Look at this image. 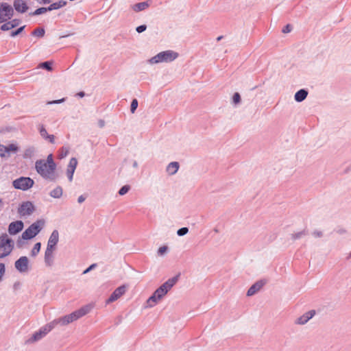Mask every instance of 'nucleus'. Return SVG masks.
Here are the masks:
<instances>
[{
	"label": "nucleus",
	"instance_id": "nucleus-33",
	"mask_svg": "<svg viewBox=\"0 0 351 351\" xmlns=\"http://www.w3.org/2000/svg\"><path fill=\"white\" fill-rule=\"evenodd\" d=\"M58 319L59 324L62 326H65V325H67V324L71 323V320L69 319V315H66L65 316L60 317Z\"/></svg>",
	"mask_w": 351,
	"mask_h": 351
},
{
	"label": "nucleus",
	"instance_id": "nucleus-5",
	"mask_svg": "<svg viewBox=\"0 0 351 351\" xmlns=\"http://www.w3.org/2000/svg\"><path fill=\"white\" fill-rule=\"evenodd\" d=\"M34 181L29 177H20L12 182L13 186L16 189L27 191L32 188Z\"/></svg>",
	"mask_w": 351,
	"mask_h": 351
},
{
	"label": "nucleus",
	"instance_id": "nucleus-10",
	"mask_svg": "<svg viewBox=\"0 0 351 351\" xmlns=\"http://www.w3.org/2000/svg\"><path fill=\"white\" fill-rule=\"evenodd\" d=\"M24 227V223L22 221H16L10 223L8 226V232L11 235H15L20 232Z\"/></svg>",
	"mask_w": 351,
	"mask_h": 351
},
{
	"label": "nucleus",
	"instance_id": "nucleus-32",
	"mask_svg": "<svg viewBox=\"0 0 351 351\" xmlns=\"http://www.w3.org/2000/svg\"><path fill=\"white\" fill-rule=\"evenodd\" d=\"M69 152V148L67 147H62L59 150V158H64L66 157Z\"/></svg>",
	"mask_w": 351,
	"mask_h": 351
},
{
	"label": "nucleus",
	"instance_id": "nucleus-8",
	"mask_svg": "<svg viewBox=\"0 0 351 351\" xmlns=\"http://www.w3.org/2000/svg\"><path fill=\"white\" fill-rule=\"evenodd\" d=\"M93 308V306L91 304H87L80 309L71 313V314H69V319L71 320V322H73L80 317L86 315L88 314Z\"/></svg>",
	"mask_w": 351,
	"mask_h": 351
},
{
	"label": "nucleus",
	"instance_id": "nucleus-60",
	"mask_svg": "<svg viewBox=\"0 0 351 351\" xmlns=\"http://www.w3.org/2000/svg\"><path fill=\"white\" fill-rule=\"evenodd\" d=\"M223 38V36H219L217 38V41H220Z\"/></svg>",
	"mask_w": 351,
	"mask_h": 351
},
{
	"label": "nucleus",
	"instance_id": "nucleus-7",
	"mask_svg": "<svg viewBox=\"0 0 351 351\" xmlns=\"http://www.w3.org/2000/svg\"><path fill=\"white\" fill-rule=\"evenodd\" d=\"M15 269L20 273H27L29 270V261L27 256H21L14 263Z\"/></svg>",
	"mask_w": 351,
	"mask_h": 351
},
{
	"label": "nucleus",
	"instance_id": "nucleus-53",
	"mask_svg": "<svg viewBox=\"0 0 351 351\" xmlns=\"http://www.w3.org/2000/svg\"><path fill=\"white\" fill-rule=\"evenodd\" d=\"M64 101V99L62 98L61 99H58V100H53L52 101H50L49 102V104H60L62 102H63Z\"/></svg>",
	"mask_w": 351,
	"mask_h": 351
},
{
	"label": "nucleus",
	"instance_id": "nucleus-12",
	"mask_svg": "<svg viewBox=\"0 0 351 351\" xmlns=\"http://www.w3.org/2000/svg\"><path fill=\"white\" fill-rule=\"evenodd\" d=\"M77 165V159L75 158H71L70 159V161L67 166V169H66V176L68 177L69 182H72V180H73V174H74V172H75Z\"/></svg>",
	"mask_w": 351,
	"mask_h": 351
},
{
	"label": "nucleus",
	"instance_id": "nucleus-19",
	"mask_svg": "<svg viewBox=\"0 0 351 351\" xmlns=\"http://www.w3.org/2000/svg\"><path fill=\"white\" fill-rule=\"evenodd\" d=\"M308 94V93L306 89H300L295 93L294 99L297 102H302L306 98Z\"/></svg>",
	"mask_w": 351,
	"mask_h": 351
},
{
	"label": "nucleus",
	"instance_id": "nucleus-26",
	"mask_svg": "<svg viewBox=\"0 0 351 351\" xmlns=\"http://www.w3.org/2000/svg\"><path fill=\"white\" fill-rule=\"evenodd\" d=\"M62 188L60 186H58L50 192L49 195L53 198H60L62 195Z\"/></svg>",
	"mask_w": 351,
	"mask_h": 351
},
{
	"label": "nucleus",
	"instance_id": "nucleus-47",
	"mask_svg": "<svg viewBox=\"0 0 351 351\" xmlns=\"http://www.w3.org/2000/svg\"><path fill=\"white\" fill-rule=\"evenodd\" d=\"M97 267V264L96 263H93L92 265H90L88 268H86L84 271H83V274H88V272H90L91 270H93V269H95V267Z\"/></svg>",
	"mask_w": 351,
	"mask_h": 351
},
{
	"label": "nucleus",
	"instance_id": "nucleus-35",
	"mask_svg": "<svg viewBox=\"0 0 351 351\" xmlns=\"http://www.w3.org/2000/svg\"><path fill=\"white\" fill-rule=\"evenodd\" d=\"M52 63L49 61L42 62L39 64V67L45 69L48 71H52Z\"/></svg>",
	"mask_w": 351,
	"mask_h": 351
},
{
	"label": "nucleus",
	"instance_id": "nucleus-30",
	"mask_svg": "<svg viewBox=\"0 0 351 351\" xmlns=\"http://www.w3.org/2000/svg\"><path fill=\"white\" fill-rule=\"evenodd\" d=\"M40 247H41V243L40 242L35 243V245H34V247L30 252L31 256H32V257L36 256L40 250Z\"/></svg>",
	"mask_w": 351,
	"mask_h": 351
},
{
	"label": "nucleus",
	"instance_id": "nucleus-14",
	"mask_svg": "<svg viewBox=\"0 0 351 351\" xmlns=\"http://www.w3.org/2000/svg\"><path fill=\"white\" fill-rule=\"evenodd\" d=\"M315 315V310H311L304 314H303L302 316L299 317L295 320V324L299 325H304L306 324L314 315Z\"/></svg>",
	"mask_w": 351,
	"mask_h": 351
},
{
	"label": "nucleus",
	"instance_id": "nucleus-23",
	"mask_svg": "<svg viewBox=\"0 0 351 351\" xmlns=\"http://www.w3.org/2000/svg\"><path fill=\"white\" fill-rule=\"evenodd\" d=\"M5 150H6V154L7 158L10 156V154L12 153L16 154L19 150V147L15 145V144H9L8 145L5 146Z\"/></svg>",
	"mask_w": 351,
	"mask_h": 351
},
{
	"label": "nucleus",
	"instance_id": "nucleus-31",
	"mask_svg": "<svg viewBox=\"0 0 351 351\" xmlns=\"http://www.w3.org/2000/svg\"><path fill=\"white\" fill-rule=\"evenodd\" d=\"M308 234L307 231L304 230L297 233L291 234V237L292 240L295 241L301 239L302 237L306 236Z\"/></svg>",
	"mask_w": 351,
	"mask_h": 351
},
{
	"label": "nucleus",
	"instance_id": "nucleus-29",
	"mask_svg": "<svg viewBox=\"0 0 351 351\" xmlns=\"http://www.w3.org/2000/svg\"><path fill=\"white\" fill-rule=\"evenodd\" d=\"M58 324H59L58 319H54L53 321H52L51 322H50L49 324H48L47 325L43 327V328L45 330V331L47 333H48Z\"/></svg>",
	"mask_w": 351,
	"mask_h": 351
},
{
	"label": "nucleus",
	"instance_id": "nucleus-39",
	"mask_svg": "<svg viewBox=\"0 0 351 351\" xmlns=\"http://www.w3.org/2000/svg\"><path fill=\"white\" fill-rule=\"evenodd\" d=\"M25 27V25H23L22 27H20L17 29L12 31L10 33V36L15 37V36H18L19 34H21L24 30Z\"/></svg>",
	"mask_w": 351,
	"mask_h": 351
},
{
	"label": "nucleus",
	"instance_id": "nucleus-34",
	"mask_svg": "<svg viewBox=\"0 0 351 351\" xmlns=\"http://www.w3.org/2000/svg\"><path fill=\"white\" fill-rule=\"evenodd\" d=\"M45 31L44 28H36L32 32V35L35 36H38L39 38H42L44 36Z\"/></svg>",
	"mask_w": 351,
	"mask_h": 351
},
{
	"label": "nucleus",
	"instance_id": "nucleus-18",
	"mask_svg": "<svg viewBox=\"0 0 351 351\" xmlns=\"http://www.w3.org/2000/svg\"><path fill=\"white\" fill-rule=\"evenodd\" d=\"M14 245H4L0 244V258H3L8 256L12 251Z\"/></svg>",
	"mask_w": 351,
	"mask_h": 351
},
{
	"label": "nucleus",
	"instance_id": "nucleus-42",
	"mask_svg": "<svg viewBox=\"0 0 351 351\" xmlns=\"http://www.w3.org/2000/svg\"><path fill=\"white\" fill-rule=\"evenodd\" d=\"M189 232V228L186 227H183L178 230L177 234L178 236L182 237L186 234Z\"/></svg>",
	"mask_w": 351,
	"mask_h": 351
},
{
	"label": "nucleus",
	"instance_id": "nucleus-56",
	"mask_svg": "<svg viewBox=\"0 0 351 351\" xmlns=\"http://www.w3.org/2000/svg\"><path fill=\"white\" fill-rule=\"evenodd\" d=\"M337 232L340 234H343L346 232V230L345 229H339V230H337Z\"/></svg>",
	"mask_w": 351,
	"mask_h": 351
},
{
	"label": "nucleus",
	"instance_id": "nucleus-4",
	"mask_svg": "<svg viewBox=\"0 0 351 351\" xmlns=\"http://www.w3.org/2000/svg\"><path fill=\"white\" fill-rule=\"evenodd\" d=\"M45 225L43 219H38L30 225L21 234V238L28 240L35 237L43 229Z\"/></svg>",
	"mask_w": 351,
	"mask_h": 351
},
{
	"label": "nucleus",
	"instance_id": "nucleus-3",
	"mask_svg": "<svg viewBox=\"0 0 351 351\" xmlns=\"http://www.w3.org/2000/svg\"><path fill=\"white\" fill-rule=\"evenodd\" d=\"M178 57V53L171 50L164 51L158 53L155 56L149 60L150 64H157L160 62H170Z\"/></svg>",
	"mask_w": 351,
	"mask_h": 351
},
{
	"label": "nucleus",
	"instance_id": "nucleus-38",
	"mask_svg": "<svg viewBox=\"0 0 351 351\" xmlns=\"http://www.w3.org/2000/svg\"><path fill=\"white\" fill-rule=\"evenodd\" d=\"M241 95L239 93H235L232 96V104L234 105H237L241 102Z\"/></svg>",
	"mask_w": 351,
	"mask_h": 351
},
{
	"label": "nucleus",
	"instance_id": "nucleus-44",
	"mask_svg": "<svg viewBox=\"0 0 351 351\" xmlns=\"http://www.w3.org/2000/svg\"><path fill=\"white\" fill-rule=\"evenodd\" d=\"M0 156L1 158H7L5 145L0 144Z\"/></svg>",
	"mask_w": 351,
	"mask_h": 351
},
{
	"label": "nucleus",
	"instance_id": "nucleus-17",
	"mask_svg": "<svg viewBox=\"0 0 351 351\" xmlns=\"http://www.w3.org/2000/svg\"><path fill=\"white\" fill-rule=\"evenodd\" d=\"M21 21L20 19H14L10 21L6 22L3 24L0 29L2 31H8L12 28L16 27L21 23Z\"/></svg>",
	"mask_w": 351,
	"mask_h": 351
},
{
	"label": "nucleus",
	"instance_id": "nucleus-11",
	"mask_svg": "<svg viewBox=\"0 0 351 351\" xmlns=\"http://www.w3.org/2000/svg\"><path fill=\"white\" fill-rule=\"evenodd\" d=\"M125 290L126 288L124 285L120 286L118 288H117L110 295V297L106 301V303L110 304L118 300L121 295H123L125 293Z\"/></svg>",
	"mask_w": 351,
	"mask_h": 351
},
{
	"label": "nucleus",
	"instance_id": "nucleus-45",
	"mask_svg": "<svg viewBox=\"0 0 351 351\" xmlns=\"http://www.w3.org/2000/svg\"><path fill=\"white\" fill-rule=\"evenodd\" d=\"M167 250L168 247L165 245L159 247V249L158 250V255L163 256L167 252Z\"/></svg>",
	"mask_w": 351,
	"mask_h": 351
},
{
	"label": "nucleus",
	"instance_id": "nucleus-15",
	"mask_svg": "<svg viewBox=\"0 0 351 351\" xmlns=\"http://www.w3.org/2000/svg\"><path fill=\"white\" fill-rule=\"evenodd\" d=\"M47 333L45 331V330L41 328L38 331L34 332L32 336L26 341V343H34L43 337H44Z\"/></svg>",
	"mask_w": 351,
	"mask_h": 351
},
{
	"label": "nucleus",
	"instance_id": "nucleus-1",
	"mask_svg": "<svg viewBox=\"0 0 351 351\" xmlns=\"http://www.w3.org/2000/svg\"><path fill=\"white\" fill-rule=\"evenodd\" d=\"M180 275L168 279L160 285L147 300V307H153L168 293L176 284Z\"/></svg>",
	"mask_w": 351,
	"mask_h": 351
},
{
	"label": "nucleus",
	"instance_id": "nucleus-16",
	"mask_svg": "<svg viewBox=\"0 0 351 351\" xmlns=\"http://www.w3.org/2000/svg\"><path fill=\"white\" fill-rule=\"evenodd\" d=\"M14 8L19 13H25L28 10V6L24 0H14Z\"/></svg>",
	"mask_w": 351,
	"mask_h": 351
},
{
	"label": "nucleus",
	"instance_id": "nucleus-52",
	"mask_svg": "<svg viewBox=\"0 0 351 351\" xmlns=\"http://www.w3.org/2000/svg\"><path fill=\"white\" fill-rule=\"evenodd\" d=\"M313 235L315 237H322L323 234L321 231H318V230H315L313 232Z\"/></svg>",
	"mask_w": 351,
	"mask_h": 351
},
{
	"label": "nucleus",
	"instance_id": "nucleus-2",
	"mask_svg": "<svg viewBox=\"0 0 351 351\" xmlns=\"http://www.w3.org/2000/svg\"><path fill=\"white\" fill-rule=\"evenodd\" d=\"M47 164L45 160H38L35 162V169L37 173L44 179L51 182H56L58 178L56 170L51 171Z\"/></svg>",
	"mask_w": 351,
	"mask_h": 351
},
{
	"label": "nucleus",
	"instance_id": "nucleus-9",
	"mask_svg": "<svg viewBox=\"0 0 351 351\" xmlns=\"http://www.w3.org/2000/svg\"><path fill=\"white\" fill-rule=\"evenodd\" d=\"M35 211V206L32 202H22L18 208V213L21 216H29Z\"/></svg>",
	"mask_w": 351,
	"mask_h": 351
},
{
	"label": "nucleus",
	"instance_id": "nucleus-36",
	"mask_svg": "<svg viewBox=\"0 0 351 351\" xmlns=\"http://www.w3.org/2000/svg\"><path fill=\"white\" fill-rule=\"evenodd\" d=\"M49 11L48 7L47 8H39L36 9L34 12L29 13V15L36 16V15H40L42 14L45 13L46 12Z\"/></svg>",
	"mask_w": 351,
	"mask_h": 351
},
{
	"label": "nucleus",
	"instance_id": "nucleus-40",
	"mask_svg": "<svg viewBox=\"0 0 351 351\" xmlns=\"http://www.w3.org/2000/svg\"><path fill=\"white\" fill-rule=\"evenodd\" d=\"M130 189V186L129 185H124L119 189V194L120 195H124L129 191Z\"/></svg>",
	"mask_w": 351,
	"mask_h": 351
},
{
	"label": "nucleus",
	"instance_id": "nucleus-41",
	"mask_svg": "<svg viewBox=\"0 0 351 351\" xmlns=\"http://www.w3.org/2000/svg\"><path fill=\"white\" fill-rule=\"evenodd\" d=\"M138 107V101L136 99H132L130 106V111L134 113Z\"/></svg>",
	"mask_w": 351,
	"mask_h": 351
},
{
	"label": "nucleus",
	"instance_id": "nucleus-48",
	"mask_svg": "<svg viewBox=\"0 0 351 351\" xmlns=\"http://www.w3.org/2000/svg\"><path fill=\"white\" fill-rule=\"evenodd\" d=\"M147 29V25H139L136 28V31L138 32V33H142L143 32H145Z\"/></svg>",
	"mask_w": 351,
	"mask_h": 351
},
{
	"label": "nucleus",
	"instance_id": "nucleus-6",
	"mask_svg": "<svg viewBox=\"0 0 351 351\" xmlns=\"http://www.w3.org/2000/svg\"><path fill=\"white\" fill-rule=\"evenodd\" d=\"M13 16V8L7 3H0V23L11 19Z\"/></svg>",
	"mask_w": 351,
	"mask_h": 351
},
{
	"label": "nucleus",
	"instance_id": "nucleus-54",
	"mask_svg": "<svg viewBox=\"0 0 351 351\" xmlns=\"http://www.w3.org/2000/svg\"><path fill=\"white\" fill-rule=\"evenodd\" d=\"M86 199V197H84L83 195L79 196L78 199H77V202L79 204H82V202H84Z\"/></svg>",
	"mask_w": 351,
	"mask_h": 351
},
{
	"label": "nucleus",
	"instance_id": "nucleus-20",
	"mask_svg": "<svg viewBox=\"0 0 351 351\" xmlns=\"http://www.w3.org/2000/svg\"><path fill=\"white\" fill-rule=\"evenodd\" d=\"M179 167L178 162H171L167 165L166 171L169 175L172 176L178 171Z\"/></svg>",
	"mask_w": 351,
	"mask_h": 351
},
{
	"label": "nucleus",
	"instance_id": "nucleus-46",
	"mask_svg": "<svg viewBox=\"0 0 351 351\" xmlns=\"http://www.w3.org/2000/svg\"><path fill=\"white\" fill-rule=\"evenodd\" d=\"M5 272V265L3 263H0V282L3 279V276H4Z\"/></svg>",
	"mask_w": 351,
	"mask_h": 351
},
{
	"label": "nucleus",
	"instance_id": "nucleus-51",
	"mask_svg": "<svg viewBox=\"0 0 351 351\" xmlns=\"http://www.w3.org/2000/svg\"><path fill=\"white\" fill-rule=\"evenodd\" d=\"M54 139H55L54 136L52 134H48L45 138V140L49 141L52 144H53L55 143Z\"/></svg>",
	"mask_w": 351,
	"mask_h": 351
},
{
	"label": "nucleus",
	"instance_id": "nucleus-49",
	"mask_svg": "<svg viewBox=\"0 0 351 351\" xmlns=\"http://www.w3.org/2000/svg\"><path fill=\"white\" fill-rule=\"evenodd\" d=\"M56 249V246L47 243V246L45 252H49L53 253V250Z\"/></svg>",
	"mask_w": 351,
	"mask_h": 351
},
{
	"label": "nucleus",
	"instance_id": "nucleus-27",
	"mask_svg": "<svg viewBox=\"0 0 351 351\" xmlns=\"http://www.w3.org/2000/svg\"><path fill=\"white\" fill-rule=\"evenodd\" d=\"M0 244H4V245H14L12 239L9 238L6 234H2L0 236Z\"/></svg>",
	"mask_w": 351,
	"mask_h": 351
},
{
	"label": "nucleus",
	"instance_id": "nucleus-58",
	"mask_svg": "<svg viewBox=\"0 0 351 351\" xmlns=\"http://www.w3.org/2000/svg\"><path fill=\"white\" fill-rule=\"evenodd\" d=\"M138 165L137 161L134 160V161H133V162H132V167H133L134 168H137V167H138Z\"/></svg>",
	"mask_w": 351,
	"mask_h": 351
},
{
	"label": "nucleus",
	"instance_id": "nucleus-22",
	"mask_svg": "<svg viewBox=\"0 0 351 351\" xmlns=\"http://www.w3.org/2000/svg\"><path fill=\"white\" fill-rule=\"evenodd\" d=\"M67 4V2L64 0H60L58 2H55L51 3L49 7L48 10L49 11H51L53 10H58L59 8H61L64 6H65Z\"/></svg>",
	"mask_w": 351,
	"mask_h": 351
},
{
	"label": "nucleus",
	"instance_id": "nucleus-24",
	"mask_svg": "<svg viewBox=\"0 0 351 351\" xmlns=\"http://www.w3.org/2000/svg\"><path fill=\"white\" fill-rule=\"evenodd\" d=\"M45 162L47 163V166L49 167V170L53 171V170L56 169V164L53 160V154H50L47 156V160H45Z\"/></svg>",
	"mask_w": 351,
	"mask_h": 351
},
{
	"label": "nucleus",
	"instance_id": "nucleus-21",
	"mask_svg": "<svg viewBox=\"0 0 351 351\" xmlns=\"http://www.w3.org/2000/svg\"><path fill=\"white\" fill-rule=\"evenodd\" d=\"M58 241H59V232L57 230H54L52 232V233L51 234L47 243L56 246V245L58 243Z\"/></svg>",
	"mask_w": 351,
	"mask_h": 351
},
{
	"label": "nucleus",
	"instance_id": "nucleus-25",
	"mask_svg": "<svg viewBox=\"0 0 351 351\" xmlns=\"http://www.w3.org/2000/svg\"><path fill=\"white\" fill-rule=\"evenodd\" d=\"M148 7H149V3L146 1H144V2H141V3L134 4L132 6V9L134 11L138 12L143 11V10H145Z\"/></svg>",
	"mask_w": 351,
	"mask_h": 351
},
{
	"label": "nucleus",
	"instance_id": "nucleus-13",
	"mask_svg": "<svg viewBox=\"0 0 351 351\" xmlns=\"http://www.w3.org/2000/svg\"><path fill=\"white\" fill-rule=\"evenodd\" d=\"M266 284L265 280H260L252 285L247 292V296H252L256 294Z\"/></svg>",
	"mask_w": 351,
	"mask_h": 351
},
{
	"label": "nucleus",
	"instance_id": "nucleus-50",
	"mask_svg": "<svg viewBox=\"0 0 351 351\" xmlns=\"http://www.w3.org/2000/svg\"><path fill=\"white\" fill-rule=\"evenodd\" d=\"M291 30H292V26L291 25H289V24H287L282 29V32L286 34V33L290 32Z\"/></svg>",
	"mask_w": 351,
	"mask_h": 351
},
{
	"label": "nucleus",
	"instance_id": "nucleus-43",
	"mask_svg": "<svg viewBox=\"0 0 351 351\" xmlns=\"http://www.w3.org/2000/svg\"><path fill=\"white\" fill-rule=\"evenodd\" d=\"M39 132H40V136L43 138H46V137L48 135V133L46 130V129L45 128V127L43 125H41L40 128H39Z\"/></svg>",
	"mask_w": 351,
	"mask_h": 351
},
{
	"label": "nucleus",
	"instance_id": "nucleus-57",
	"mask_svg": "<svg viewBox=\"0 0 351 351\" xmlns=\"http://www.w3.org/2000/svg\"><path fill=\"white\" fill-rule=\"evenodd\" d=\"M19 287H20V282H15L14 284V289H18Z\"/></svg>",
	"mask_w": 351,
	"mask_h": 351
},
{
	"label": "nucleus",
	"instance_id": "nucleus-55",
	"mask_svg": "<svg viewBox=\"0 0 351 351\" xmlns=\"http://www.w3.org/2000/svg\"><path fill=\"white\" fill-rule=\"evenodd\" d=\"M105 125V122L104 120H99V125L100 128H103Z\"/></svg>",
	"mask_w": 351,
	"mask_h": 351
},
{
	"label": "nucleus",
	"instance_id": "nucleus-28",
	"mask_svg": "<svg viewBox=\"0 0 351 351\" xmlns=\"http://www.w3.org/2000/svg\"><path fill=\"white\" fill-rule=\"evenodd\" d=\"M45 263L48 267H51L53 264V253L49 252H45Z\"/></svg>",
	"mask_w": 351,
	"mask_h": 351
},
{
	"label": "nucleus",
	"instance_id": "nucleus-37",
	"mask_svg": "<svg viewBox=\"0 0 351 351\" xmlns=\"http://www.w3.org/2000/svg\"><path fill=\"white\" fill-rule=\"evenodd\" d=\"M35 152V148L33 147H28L25 149L24 153L25 158H31Z\"/></svg>",
	"mask_w": 351,
	"mask_h": 351
},
{
	"label": "nucleus",
	"instance_id": "nucleus-59",
	"mask_svg": "<svg viewBox=\"0 0 351 351\" xmlns=\"http://www.w3.org/2000/svg\"><path fill=\"white\" fill-rule=\"evenodd\" d=\"M77 95H78L79 97H83L85 95V93H84V92L81 91V92H80V93H77Z\"/></svg>",
	"mask_w": 351,
	"mask_h": 351
}]
</instances>
